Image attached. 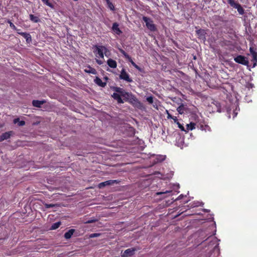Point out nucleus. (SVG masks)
<instances>
[{"label":"nucleus","instance_id":"423d86ee","mask_svg":"<svg viewBox=\"0 0 257 257\" xmlns=\"http://www.w3.org/2000/svg\"><path fill=\"white\" fill-rule=\"evenodd\" d=\"M119 77L120 79L125 80L127 82H133L132 79L130 77L129 74L125 71L124 69L121 70Z\"/></svg>","mask_w":257,"mask_h":257},{"label":"nucleus","instance_id":"5701e85b","mask_svg":"<svg viewBox=\"0 0 257 257\" xmlns=\"http://www.w3.org/2000/svg\"><path fill=\"white\" fill-rule=\"evenodd\" d=\"M177 111L179 112V114H183L184 113V104H181L177 108Z\"/></svg>","mask_w":257,"mask_h":257},{"label":"nucleus","instance_id":"6e6552de","mask_svg":"<svg viewBox=\"0 0 257 257\" xmlns=\"http://www.w3.org/2000/svg\"><path fill=\"white\" fill-rule=\"evenodd\" d=\"M135 250H136V249L134 248H128V249H126L123 252V253H122L121 256L122 257H130V256H131L132 255H133L134 254Z\"/></svg>","mask_w":257,"mask_h":257},{"label":"nucleus","instance_id":"7ed1b4c3","mask_svg":"<svg viewBox=\"0 0 257 257\" xmlns=\"http://www.w3.org/2000/svg\"><path fill=\"white\" fill-rule=\"evenodd\" d=\"M93 47L95 48V50L93 51L95 56L97 58L104 59L103 50L106 51L107 48L103 46L98 45H94Z\"/></svg>","mask_w":257,"mask_h":257},{"label":"nucleus","instance_id":"c85d7f7f","mask_svg":"<svg viewBox=\"0 0 257 257\" xmlns=\"http://www.w3.org/2000/svg\"><path fill=\"white\" fill-rule=\"evenodd\" d=\"M44 206L46 208L48 209L51 207L57 206V204L45 203Z\"/></svg>","mask_w":257,"mask_h":257},{"label":"nucleus","instance_id":"ddd939ff","mask_svg":"<svg viewBox=\"0 0 257 257\" xmlns=\"http://www.w3.org/2000/svg\"><path fill=\"white\" fill-rule=\"evenodd\" d=\"M20 35L23 36L26 40L27 43H30L32 41L31 36L30 34L26 32H18Z\"/></svg>","mask_w":257,"mask_h":257},{"label":"nucleus","instance_id":"1a4fd4ad","mask_svg":"<svg viewBox=\"0 0 257 257\" xmlns=\"http://www.w3.org/2000/svg\"><path fill=\"white\" fill-rule=\"evenodd\" d=\"M13 134V131H9L3 133L2 135L0 136V142H2L5 140L9 139Z\"/></svg>","mask_w":257,"mask_h":257},{"label":"nucleus","instance_id":"a878e982","mask_svg":"<svg viewBox=\"0 0 257 257\" xmlns=\"http://www.w3.org/2000/svg\"><path fill=\"white\" fill-rule=\"evenodd\" d=\"M19 121V126H23L25 124V121L24 120L19 121V118H16L14 119V123H17V122Z\"/></svg>","mask_w":257,"mask_h":257},{"label":"nucleus","instance_id":"0eeeda50","mask_svg":"<svg viewBox=\"0 0 257 257\" xmlns=\"http://www.w3.org/2000/svg\"><path fill=\"white\" fill-rule=\"evenodd\" d=\"M119 182H120V181H118L117 180H107L105 182L100 183L98 184V187L99 188H102L106 186L112 185L114 184H118Z\"/></svg>","mask_w":257,"mask_h":257},{"label":"nucleus","instance_id":"2eb2a0df","mask_svg":"<svg viewBox=\"0 0 257 257\" xmlns=\"http://www.w3.org/2000/svg\"><path fill=\"white\" fill-rule=\"evenodd\" d=\"M94 82L98 86L102 87H104L106 85V83L102 82L101 79L98 77H96L95 79H94Z\"/></svg>","mask_w":257,"mask_h":257},{"label":"nucleus","instance_id":"dca6fc26","mask_svg":"<svg viewBox=\"0 0 257 257\" xmlns=\"http://www.w3.org/2000/svg\"><path fill=\"white\" fill-rule=\"evenodd\" d=\"M75 229H71L69 230L68 231L65 233L64 237L67 239H70Z\"/></svg>","mask_w":257,"mask_h":257},{"label":"nucleus","instance_id":"58836bf2","mask_svg":"<svg viewBox=\"0 0 257 257\" xmlns=\"http://www.w3.org/2000/svg\"><path fill=\"white\" fill-rule=\"evenodd\" d=\"M96 61L97 63L99 65H101L103 63V61L100 60L96 59Z\"/></svg>","mask_w":257,"mask_h":257},{"label":"nucleus","instance_id":"b1692460","mask_svg":"<svg viewBox=\"0 0 257 257\" xmlns=\"http://www.w3.org/2000/svg\"><path fill=\"white\" fill-rule=\"evenodd\" d=\"M61 225V222H57L56 223H53L51 227V229L52 230H54V229H56L57 228H58Z\"/></svg>","mask_w":257,"mask_h":257},{"label":"nucleus","instance_id":"39448f33","mask_svg":"<svg viewBox=\"0 0 257 257\" xmlns=\"http://www.w3.org/2000/svg\"><path fill=\"white\" fill-rule=\"evenodd\" d=\"M234 60L235 62L244 65H247L248 64V61L247 58L242 55L237 56L234 58Z\"/></svg>","mask_w":257,"mask_h":257},{"label":"nucleus","instance_id":"7c9ffc66","mask_svg":"<svg viewBox=\"0 0 257 257\" xmlns=\"http://www.w3.org/2000/svg\"><path fill=\"white\" fill-rule=\"evenodd\" d=\"M147 101L150 103L152 104L154 102L153 97L152 96H149L146 98Z\"/></svg>","mask_w":257,"mask_h":257},{"label":"nucleus","instance_id":"c9c22d12","mask_svg":"<svg viewBox=\"0 0 257 257\" xmlns=\"http://www.w3.org/2000/svg\"><path fill=\"white\" fill-rule=\"evenodd\" d=\"M129 62H131V63L132 64V65L134 67L135 65H136V64L133 61V60H132V58L130 57V58H127V59Z\"/></svg>","mask_w":257,"mask_h":257},{"label":"nucleus","instance_id":"2f4dec72","mask_svg":"<svg viewBox=\"0 0 257 257\" xmlns=\"http://www.w3.org/2000/svg\"><path fill=\"white\" fill-rule=\"evenodd\" d=\"M100 235V233H94L90 234L89 235V238L96 237L99 236Z\"/></svg>","mask_w":257,"mask_h":257},{"label":"nucleus","instance_id":"72a5a7b5","mask_svg":"<svg viewBox=\"0 0 257 257\" xmlns=\"http://www.w3.org/2000/svg\"><path fill=\"white\" fill-rule=\"evenodd\" d=\"M97 221V220L96 219H90L85 221L84 222V223H91L95 222Z\"/></svg>","mask_w":257,"mask_h":257},{"label":"nucleus","instance_id":"4c0bfd02","mask_svg":"<svg viewBox=\"0 0 257 257\" xmlns=\"http://www.w3.org/2000/svg\"><path fill=\"white\" fill-rule=\"evenodd\" d=\"M135 68H136L137 70H138L140 72H142V69L141 67H140L138 65L136 64V65H135L134 66Z\"/></svg>","mask_w":257,"mask_h":257},{"label":"nucleus","instance_id":"f3484780","mask_svg":"<svg viewBox=\"0 0 257 257\" xmlns=\"http://www.w3.org/2000/svg\"><path fill=\"white\" fill-rule=\"evenodd\" d=\"M88 69H85V72L89 73V74H96L97 73V71L94 68H92L89 66L88 67Z\"/></svg>","mask_w":257,"mask_h":257},{"label":"nucleus","instance_id":"f257e3e1","mask_svg":"<svg viewBox=\"0 0 257 257\" xmlns=\"http://www.w3.org/2000/svg\"><path fill=\"white\" fill-rule=\"evenodd\" d=\"M123 98L124 102H128L133 105L137 106V105H141V103L138 99V98L131 92H128L124 91L121 96Z\"/></svg>","mask_w":257,"mask_h":257},{"label":"nucleus","instance_id":"393cba45","mask_svg":"<svg viewBox=\"0 0 257 257\" xmlns=\"http://www.w3.org/2000/svg\"><path fill=\"white\" fill-rule=\"evenodd\" d=\"M167 118L168 119L169 118H171V119H173V120L174 121V122L175 123L176 122H177V120H178V119L177 118L176 116H172L171 114H170L168 111H167Z\"/></svg>","mask_w":257,"mask_h":257},{"label":"nucleus","instance_id":"4468645a","mask_svg":"<svg viewBox=\"0 0 257 257\" xmlns=\"http://www.w3.org/2000/svg\"><path fill=\"white\" fill-rule=\"evenodd\" d=\"M107 64L109 67L111 68H115L117 67V63L116 61L110 58L107 60Z\"/></svg>","mask_w":257,"mask_h":257},{"label":"nucleus","instance_id":"ea45409f","mask_svg":"<svg viewBox=\"0 0 257 257\" xmlns=\"http://www.w3.org/2000/svg\"><path fill=\"white\" fill-rule=\"evenodd\" d=\"M171 192V191H166L165 192H158L157 194L158 195H161V194H164V193H170Z\"/></svg>","mask_w":257,"mask_h":257},{"label":"nucleus","instance_id":"9b49d317","mask_svg":"<svg viewBox=\"0 0 257 257\" xmlns=\"http://www.w3.org/2000/svg\"><path fill=\"white\" fill-rule=\"evenodd\" d=\"M196 34L200 39H205L206 32L204 30L199 29L196 31Z\"/></svg>","mask_w":257,"mask_h":257},{"label":"nucleus","instance_id":"79ce46f5","mask_svg":"<svg viewBox=\"0 0 257 257\" xmlns=\"http://www.w3.org/2000/svg\"><path fill=\"white\" fill-rule=\"evenodd\" d=\"M214 237H212V236H210L208 238V239H211V238H213Z\"/></svg>","mask_w":257,"mask_h":257},{"label":"nucleus","instance_id":"a211bd4d","mask_svg":"<svg viewBox=\"0 0 257 257\" xmlns=\"http://www.w3.org/2000/svg\"><path fill=\"white\" fill-rule=\"evenodd\" d=\"M43 103V101H40L37 100H34L32 102L33 105L37 107H40Z\"/></svg>","mask_w":257,"mask_h":257},{"label":"nucleus","instance_id":"e433bc0d","mask_svg":"<svg viewBox=\"0 0 257 257\" xmlns=\"http://www.w3.org/2000/svg\"><path fill=\"white\" fill-rule=\"evenodd\" d=\"M135 68H136L137 70H138L140 72H142V69L141 67H140L138 65L136 64V65H135L134 66Z\"/></svg>","mask_w":257,"mask_h":257},{"label":"nucleus","instance_id":"f704fd0d","mask_svg":"<svg viewBox=\"0 0 257 257\" xmlns=\"http://www.w3.org/2000/svg\"><path fill=\"white\" fill-rule=\"evenodd\" d=\"M43 3L45 4L46 5L52 7V5L49 2V0H42Z\"/></svg>","mask_w":257,"mask_h":257},{"label":"nucleus","instance_id":"c756f323","mask_svg":"<svg viewBox=\"0 0 257 257\" xmlns=\"http://www.w3.org/2000/svg\"><path fill=\"white\" fill-rule=\"evenodd\" d=\"M176 124L178 125V127L182 131H186L185 130L184 127L182 124H181L178 120L177 122H176Z\"/></svg>","mask_w":257,"mask_h":257},{"label":"nucleus","instance_id":"473e14b6","mask_svg":"<svg viewBox=\"0 0 257 257\" xmlns=\"http://www.w3.org/2000/svg\"><path fill=\"white\" fill-rule=\"evenodd\" d=\"M8 23L10 24V27H11L12 29H14V30H17V28H16V26L14 25V24L13 23H12L11 22V21L10 20H8Z\"/></svg>","mask_w":257,"mask_h":257},{"label":"nucleus","instance_id":"412c9836","mask_svg":"<svg viewBox=\"0 0 257 257\" xmlns=\"http://www.w3.org/2000/svg\"><path fill=\"white\" fill-rule=\"evenodd\" d=\"M30 19L34 23H38L40 21V19L38 17L32 14L30 15Z\"/></svg>","mask_w":257,"mask_h":257},{"label":"nucleus","instance_id":"20e7f679","mask_svg":"<svg viewBox=\"0 0 257 257\" xmlns=\"http://www.w3.org/2000/svg\"><path fill=\"white\" fill-rule=\"evenodd\" d=\"M143 20L146 23L147 27L151 31H155L156 27L155 24H153V21L147 17H143Z\"/></svg>","mask_w":257,"mask_h":257},{"label":"nucleus","instance_id":"a19ab883","mask_svg":"<svg viewBox=\"0 0 257 257\" xmlns=\"http://www.w3.org/2000/svg\"><path fill=\"white\" fill-rule=\"evenodd\" d=\"M181 198H182V195H180L178 197V199H180Z\"/></svg>","mask_w":257,"mask_h":257},{"label":"nucleus","instance_id":"f8f14e48","mask_svg":"<svg viewBox=\"0 0 257 257\" xmlns=\"http://www.w3.org/2000/svg\"><path fill=\"white\" fill-rule=\"evenodd\" d=\"M119 25L117 23H114L112 25V30L117 35H120L122 31L119 28Z\"/></svg>","mask_w":257,"mask_h":257},{"label":"nucleus","instance_id":"f03ea898","mask_svg":"<svg viewBox=\"0 0 257 257\" xmlns=\"http://www.w3.org/2000/svg\"><path fill=\"white\" fill-rule=\"evenodd\" d=\"M113 90L116 93H113L112 97L114 99L116 100L118 103H123L124 101L121 98V96L124 92L125 90L119 87H114Z\"/></svg>","mask_w":257,"mask_h":257},{"label":"nucleus","instance_id":"4be33fe9","mask_svg":"<svg viewBox=\"0 0 257 257\" xmlns=\"http://www.w3.org/2000/svg\"><path fill=\"white\" fill-rule=\"evenodd\" d=\"M107 5L108 8L111 11H114L115 8L113 4L110 2V0H105Z\"/></svg>","mask_w":257,"mask_h":257},{"label":"nucleus","instance_id":"6ab92c4d","mask_svg":"<svg viewBox=\"0 0 257 257\" xmlns=\"http://www.w3.org/2000/svg\"><path fill=\"white\" fill-rule=\"evenodd\" d=\"M235 8L237 9V12L240 15H242L244 14V10L239 4L238 5H236V7H235Z\"/></svg>","mask_w":257,"mask_h":257},{"label":"nucleus","instance_id":"cd10ccee","mask_svg":"<svg viewBox=\"0 0 257 257\" xmlns=\"http://www.w3.org/2000/svg\"><path fill=\"white\" fill-rule=\"evenodd\" d=\"M228 2L230 5L234 8L236 7V5L239 4L238 3H235L234 0H228Z\"/></svg>","mask_w":257,"mask_h":257},{"label":"nucleus","instance_id":"9d476101","mask_svg":"<svg viewBox=\"0 0 257 257\" xmlns=\"http://www.w3.org/2000/svg\"><path fill=\"white\" fill-rule=\"evenodd\" d=\"M249 51L250 54H251V56L252 58V61L254 62L253 66L256 65V62H257V53L254 50L253 48L250 47L249 48Z\"/></svg>","mask_w":257,"mask_h":257},{"label":"nucleus","instance_id":"bb28decb","mask_svg":"<svg viewBox=\"0 0 257 257\" xmlns=\"http://www.w3.org/2000/svg\"><path fill=\"white\" fill-rule=\"evenodd\" d=\"M119 51L126 59H130V56L123 49H119Z\"/></svg>","mask_w":257,"mask_h":257},{"label":"nucleus","instance_id":"aec40b11","mask_svg":"<svg viewBox=\"0 0 257 257\" xmlns=\"http://www.w3.org/2000/svg\"><path fill=\"white\" fill-rule=\"evenodd\" d=\"M195 123L194 122H190L189 124H187V130L185 132H188L189 130H193L195 128Z\"/></svg>","mask_w":257,"mask_h":257}]
</instances>
